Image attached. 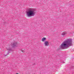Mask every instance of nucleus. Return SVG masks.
I'll return each mask as SVG.
<instances>
[{"instance_id": "6e6552de", "label": "nucleus", "mask_w": 74, "mask_h": 74, "mask_svg": "<svg viewBox=\"0 0 74 74\" xmlns=\"http://www.w3.org/2000/svg\"><path fill=\"white\" fill-rule=\"evenodd\" d=\"M10 50H9V52H10Z\"/></svg>"}, {"instance_id": "39448f33", "label": "nucleus", "mask_w": 74, "mask_h": 74, "mask_svg": "<svg viewBox=\"0 0 74 74\" xmlns=\"http://www.w3.org/2000/svg\"><path fill=\"white\" fill-rule=\"evenodd\" d=\"M46 40V38H45V37H44L42 38V41H43V42H44V41L45 40Z\"/></svg>"}, {"instance_id": "423d86ee", "label": "nucleus", "mask_w": 74, "mask_h": 74, "mask_svg": "<svg viewBox=\"0 0 74 74\" xmlns=\"http://www.w3.org/2000/svg\"><path fill=\"white\" fill-rule=\"evenodd\" d=\"M66 34V33L65 32H64L62 33V36H64Z\"/></svg>"}, {"instance_id": "f257e3e1", "label": "nucleus", "mask_w": 74, "mask_h": 74, "mask_svg": "<svg viewBox=\"0 0 74 74\" xmlns=\"http://www.w3.org/2000/svg\"><path fill=\"white\" fill-rule=\"evenodd\" d=\"M71 45H72V39H68L66 41L64 42L63 43H62L60 46V48L62 49H67L69 47L71 46Z\"/></svg>"}, {"instance_id": "f03ea898", "label": "nucleus", "mask_w": 74, "mask_h": 74, "mask_svg": "<svg viewBox=\"0 0 74 74\" xmlns=\"http://www.w3.org/2000/svg\"><path fill=\"white\" fill-rule=\"evenodd\" d=\"M36 9L29 8L27 12V14L28 17L32 16H34L36 14Z\"/></svg>"}, {"instance_id": "7ed1b4c3", "label": "nucleus", "mask_w": 74, "mask_h": 74, "mask_svg": "<svg viewBox=\"0 0 74 74\" xmlns=\"http://www.w3.org/2000/svg\"><path fill=\"white\" fill-rule=\"evenodd\" d=\"M12 47H15L17 45V43L16 42H14L13 43H12Z\"/></svg>"}, {"instance_id": "0eeeda50", "label": "nucleus", "mask_w": 74, "mask_h": 74, "mask_svg": "<svg viewBox=\"0 0 74 74\" xmlns=\"http://www.w3.org/2000/svg\"><path fill=\"white\" fill-rule=\"evenodd\" d=\"M22 52H23V53H25V51L24 50H21V51Z\"/></svg>"}, {"instance_id": "20e7f679", "label": "nucleus", "mask_w": 74, "mask_h": 74, "mask_svg": "<svg viewBox=\"0 0 74 74\" xmlns=\"http://www.w3.org/2000/svg\"><path fill=\"white\" fill-rule=\"evenodd\" d=\"M44 44L45 46L46 47L48 46V45H49V42L48 41H45L44 42Z\"/></svg>"}]
</instances>
